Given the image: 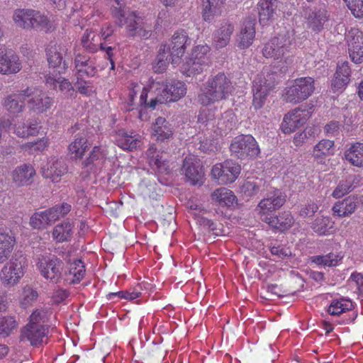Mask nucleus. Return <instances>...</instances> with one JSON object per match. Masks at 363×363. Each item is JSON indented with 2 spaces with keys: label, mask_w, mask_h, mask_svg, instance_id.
Here are the masks:
<instances>
[{
  "label": "nucleus",
  "mask_w": 363,
  "mask_h": 363,
  "mask_svg": "<svg viewBox=\"0 0 363 363\" xmlns=\"http://www.w3.org/2000/svg\"><path fill=\"white\" fill-rule=\"evenodd\" d=\"M111 13L119 26L125 25L127 35L148 39L152 35L151 26L135 11H130L125 0H110Z\"/></svg>",
  "instance_id": "1"
},
{
  "label": "nucleus",
  "mask_w": 363,
  "mask_h": 363,
  "mask_svg": "<svg viewBox=\"0 0 363 363\" xmlns=\"http://www.w3.org/2000/svg\"><path fill=\"white\" fill-rule=\"evenodd\" d=\"M230 79L222 72L211 76L203 84L197 96V101L202 106H208L225 100L233 91Z\"/></svg>",
  "instance_id": "2"
},
{
  "label": "nucleus",
  "mask_w": 363,
  "mask_h": 363,
  "mask_svg": "<svg viewBox=\"0 0 363 363\" xmlns=\"http://www.w3.org/2000/svg\"><path fill=\"white\" fill-rule=\"evenodd\" d=\"M277 72L258 74L253 81V106L255 109L261 108L269 93L277 84Z\"/></svg>",
  "instance_id": "3"
},
{
  "label": "nucleus",
  "mask_w": 363,
  "mask_h": 363,
  "mask_svg": "<svg viewBox=\"0 0 363 363\" xmlns=\"http://www.w3.org/2000/svg\"><path fill=\"white\" fill-rule=\"evenodd\" d=\"M231 155L241 160H253L260 154L257 140L251 135L235 137L230 146Z\"/></svg>",
  "instance_id": "4"
},
{
  "label": "nucleus",
  "mask_w": 363,
  "mask_h": 363,
  "mask_svg": "<svg viewBox=\"0 0 363 363\" xmlns=\"http://www.w3.org/2000/svg\"><path fill=\"white\" fill-rule=\"evenodd\" d=\"M294 35L286 30L270 39L262 48V55L266 58L278 60L292 49Z\"/></svg>",
  "instance_id": "5"
},
{
  "label": "nucleus",
  "mask_w": 363,
  "mask_h": 363,
  "mask_svg": "<svg viewBox=\"0 0 363 363\" xmlns=\"http://www.w3.org/2000/svg\"><path fill=\"white\" fill-rule=\"evenodd\" d=\"M315 90V80L310 77L296 79L292 85L286 88L284 100L291 104H298L312 95Z\"/></svg>",
  "instance_id": "6"
},
{
  "label": "nucleus",
  "mask_w": 363,
  "mask_h": 363,
  "mask_svg": "<svg viewBox=\"0 0 363 363\" xmlns=\"http://www.w3.org/2000/svg\"><path fill=\"white\" fill-rule=\"evenodd\" d=\"M41 275L50 282L57 284L62 279L64 262L55 255H41L37 264Z\"/></svg>",
  "instance_id": "7"
},
{
  "label": "nucleus",
  "mask_w": 363,
  "mask_h": 363,
  "mask_svg": "<svg viewBox=\"0 0 363 363\" xmlns=\"http://www.w3.org/2000/svg\"><path fill=\"white\" fill-rule=\"evenodd\" d=\"M286 195L280 189L269 191L259 202L255 211L258 216L268 215L279 209L286 202Z\"/></svg>",
  "instance_id": "8"
},
{
  "label": "nucleus",
  "mask_w": 363,
  "mask_h": 363,
  "mask_svg": "<svg viewBox=\"0 0 363 363\" xmlns=\"http://www.w3.org/2000/svg\"><path fill=\"white\" fill-rule=\"evenodd\" d=\"M24 258L11 259L1 269L0 281L6 287H11L18 283L23 276Z\"/></svg>",
  "instance_id": "9"
},
{
  "label": "nucleus",
  "mask_w": 363,
  "mask_h": 363,
  "mask_svg": "<svg viewBox=\"0 0 363 363\" xmlns=\"http://www.w3.org/2000/svg\"><path fill=\"white\" fill-rule=\"evenodd\" d=\"M66 48L64 46L52 43L46 49L47 60L49 67L53 69L54 72H57L60 75L64 73L68 68V63L63 60V56L66 53Z\"/></svg>",
  "instance_id": "10"
},
{
  "label": "nucleus",
  "mask_w": 363,
  "mask_h": 363,
  "mask_svg": "<svg viewBox=\"0 0 363 363\" xmlns=\"http://www.w3.org/2000/svg\"><path fill=\"white\" fill-rule=\"evenodd\" d=\"M182 172L185 175L186 181L192 185L202 184L204 171L199 160L194 157H186L183 161Z\"/></svg>",
  "instance_id": "11"
},
{
  "label": "nucleus",
  "mask_w": 363,
  "mask_h": 363,
  "mask_svg": "<svg viewBox=\"0 0 363 363\" xmlns=\"http://www.w3.org/2000/svg\"><path fill=\"white\" fill-rule=\"evenodd\" d=\"M68 172V167L62 157H52L42 167L41 174L43 178L52 182H58L61 177Z\"/></svg>",
  "instance_id": "12"
},
{
  "label": "nucleus",
  "mask_w": 363,
  "mask_h": 363,
  "mask_svg": "<svg viewBox=\"0 0 363 363\" xmlns=\"http://www.w3.org/2000/svg\"><path fill=\"white\" fill-rule=\"evenodd\" d=\"M259 219L267 223L272 230L281 233L289 230L294 223V217L289 211H282L278 215L272 213L260 215Z\"/></svg>",
  "instance_id": "13"
},
{
  "label": "nucleus",
  "mask_w": 363,
  "mask_h": 363,
  "mask_svg": "<svg viewBox=\"0 0 363 363\" xmlns=\"http://www.w3.org/2000/svg\"><path fill=\"white\" fill-rule=\"evenodd\" d=\"M349 53L354 63L363 61V32L358 28H351L347 35Z\"/></svg>",
  "instance_id": "14"
},
{
  "label": "nucleus",
  "mask_w": 363,
  "mask_h": 363,
  "mask_svg": "<svg viewBox=\"0 0 363 363\" xmlns=\"http://www.w3.org/2000/svg\"><path fill=\"white\" fill-rule=\"evenodd\" d=\"M308 112L300 108H295L291 113H288L284 118L281 128L286 134L294 132L296 128L303 126L307 121Z\"/></svg>",
  "instance_id": "15"
},
{
  "label": "nucleus",
  "mask_w": 363,
  "mask_h": 363,
  "mask_svg": "<svg viewBox=\"0 0 363 363\" xmlns=\"http://www.w3.org/2000/svg\"><path fill=\"white\" fill-rule=\"evenodd\" d=\"M31 95L32 89L27 88L6 96L3 102V106L10 113L18 114L23 111L24 102Z\"/></svg>",
  "instance_id": "16"
},
{
  "label": "nucleus",
  "mask_w": 363,
  "mask_h": 363,
  "mask_svg": "<svg viewBox=\"0 0 363 363\" xmlns=\"http://www.w3.org/2000/svg\"><path fill=\"white\" fill-rule=\"evenodd\" d=\"M15 244L16 239L11 230L0 228V264L9 259Z\"/></svg>",
  "instance_id": "17"
},
{
  "label": "nucleus",
  "mask_w": 363,
  "mask_h": 363,
  "mask_svg": "<svg viewBox=\"0 0 363 363\" xmlns=\"http://www.w3.org/2000/svg\"><path fill=\"white\" fill-rule=\"evenodd\" d=\"M48 333V328L44 325H27L22 331L21 339H27L32 345H37L43 342V338Z\"/></svg>",
  "instance_id": "18"
},
{
  "label": "nucleus",
  "mask_w": 363,
  "mask_h": 363,
  "mask_svg": "<svg viewBox=\"0 0 363 363\" xmlns=\"http://www.w3.org/2000/svg\"><path fill=\"white\" fill-rule=\"evenodd\" d=\"M21 69L16 55L8 56L4 45L0 44V73L9 74L17 73Z\"/></svg>",
  "instance_id": "19"
},
{
  "label": "nucleus",
  "mask_w": 363,
  "mask_h": 363,
  "mask_svg": "<svg viewBox=\"0 0 363 363\" xmlns=\"http://www.w3.org/2000/svg\"><path fill=\"white\" fill-rule=\"evenodd\" d=\"M35 170L30 164H23L12 172L13 182L17 186H28L33 183Z\"/></svg>",
  "instance_id": "20"
},
{
  "label": "nucleus",
  "mask_w": 363,
  "mask_h": 363,
  "mask_svg": "<svg viewBox=\"0 0 363 363\" xmlns=\"http://www.w3.org/2000/svg\"><path fill=\"white\" fill-rule=\"evenodd\" d=\"M150 90L157 95V101L160 104H167L172 101V98L169 96V82L160 78L150 79Z\"/></svg>",
  "instance_id": "21"
},
{
  "label": "nucleus",
  "mask_w": 363,
  "mask_h": 363,
  "mask_svg": "<svg viewBox=\"0 0 363 363\" xmlns=\"http://www.w3.org/2000/svg\"><path fill=\"white\" fill-rule=\"evenodd\" d=\"M116 145L123 150L133 151L140 147L141 141L139 135L128 134L125 130H119L116 136Z\"/></svg>",
  "instance_id": "22"
},
{
  "label": "nucleus",
  "mask_w": 363,
  "mask_h": 363,
  "mask_svg": "<svg viewBox=\"0 0 363 363\" xmlns=\"http://www.w3.org/2000/svg\"><path fill=\"white\" fill-rule=\"evenodd\" d=\"M255 26L254 18H247L244 21L239 37L238 47L240 49H246L252 44L255 36Z\"/></svg>",
  "instance_id": "23"
},
{
  "label": "nucleus",
  "mask_w": 363,
  "mask_h": 363,
  "mask_svg": "<svg viewBox=\"0 0 363 363\" xmlns=\"http://www.w3.org/2000/svg\"><path fill=\"white\" fill-rule=\"evenodd\" d=\"M278 0H261L257 4L259 21L262 25H267L274 20L277 8Z\"/></svg>",
  "instance_id": "24"
},
{
  "label": "nucleus",
  "mask_w": 363,
  "mask_h": 363,
  "mask_svg": "<svg viewBox=\"0 0 363 363\" xmlns=\"http://www.w3.org/2000/svg\"><path fill=\"white\" fill-rule=\"evenodd\" d=\"M28 101V106L30 111L36 113H43L49 109L54 103V99L44 94L32 95Z\"/></svg>",
  "instance_id": "25"
},
{
  "label": "nucleus",
  "mask_w": 363,
  "mask_h": 363,
  "mask_svg": "<svg viewBox=\"0 0 363 363\" xmlns=\"http://www.w3.org/2000/svg\"><path fill=\"white\" fill-rule=\"evenodd\" d=\"M357 203V197L354 196H349L334 204L332 209L333 215L338 217L348 216L355 211Z\"/></svg>",
  "instance_id": "26"
},
{
  "label": "nucleus",
  "mask_w": 363,
  "mask_h": 363,
  "mask_svg": "<svg viewBox=\"0 0 363 363\" xmlns=\"http://www.w3.org/2000/svg\"><path fill=\"white\" fill-rule=\"evenodd\" d=\"M233 31V24L228 21H223L214 33L213 40L216 48H222L225 47L230 42V36Z\"/></svg>",
  "instance_id": "27"
},
{
  "label": "nucleus",
  "mask_w": 363,
  "mask_h": 363,
  "mask_svg": "<svg viewBox=\"0 0 363 363\" xmlns=\"http://www.w3.org/2000/svg\"><path fill=\"white\" fill-rule=\"evenodd\" d=\"M89 147L86 134L82 131L75 135L74 140L69 145L68 150L71 155H74V158H82Z\"/></svg>",
  "instance_id": "28"
},
{
  "label": "nucleus",
  "mask_w": 363,
  "mask_h": 363,
  "mask_svg": "<svg viewBox=\"0 0 363 363\" xmlns=\"http://www.w3.org/2000/svg\"><path fill=\"white\" fill-rule=\"evenodd\" d=\"M188 41H190L186 33L182 32H176L171 40L167 44L170 47V48L174 52V56L179 57V59L183 56L185 52V50L186 48V45L188 44Z\"/></svg>",
  "instance_id": "29"
},
{
  "label": "nucleus",
  "mask_w": 363,
  "mask_h": 363,
  "mask_svg": "<svg viewBox=\"0 0 363 363\" xmlns=\"http://www.w3.org/2000/svg\"><path fill=\"white\" fill-rule=\"evenodd\" d=\"M152 130L157 140L164 141L169 139L173 135L172 125L162 117L156 118L152 125Z\"/></svg>",
  "instance_id": "30"
},
{
  "label": "nucleus",
  "mask_w": 363,
  "mask_h": 363,
  "mask_svg": "<svg viewBox=\"0 0 363 363\" xmlns=\"http://www.w3.org/2000/svg\"><path fill=\"white\" fill-rule=\"evenodd\" d=\"M345 158L352 165L363 167V144L357 143L345 152Z\"/></svg>",
  "instance_id": "31"
},
{
  "label": "nucleus",
  "mask_w": 363,
  "mask_h": 363,
  "mask_svg": "<svg viewBox=\"0 0 363 363\" xmlns=\"http://www.w3.org/2000/svg\"><path fill=\"white\" fill-rule=\"evenodd\" d=\"M222 184L233 183L239 176L241 170L240 165L233 160H225L223 162Z\"/></svg>",
  "instance_id": "32"
},
{
  "label": "nucleus",
  "mask_w": 363,
  "mask_h": 363,
  "mask_svg": "<svg viewBox=\"0 0 363 363\" xmlns=\"http://www.w3.org/2000/svg\"><path fill=\"white\" fill-rule=\"evenodd\" d=\"M211 199L221 206L230 207L235 203L236 196L232 191L225 188H219L211 194Z\"/></svg>",
  "instance_id": "33"
},
{
  "label": "nucleus",
  "mask_w": 363,
  "mask_h": 363,
  "mask_svg": "<svg viewBox=\"0 0 363 363\" xmlns=\"http://www.w3.org/2000/svg\"><path fill=\"white\" fill-rule=\"evenodd\" d=\"M307 19L309 27L315 32H320L328 20L326 11L323 9L314 10L309 12Z\"/></svg>",
  "instance_id": "34"
},
{
  "label": "nucleus",
  "mask_w": 363,
  "mask_h": 363,
  "mask_svg": "<svg viewBox=\"0 0 363 363\" xmlns=\"http://www.w3.org/2000/svg\"><path fill=\"white\" fill-rule=\"evenodd\" d=\"M52 81V84L56 86L58 84L60 91L67 98H75L77 96V91H75L74 86L71 84V82L61 77L55 78L50 77L47 79L48 82Z\"/></svg>",
  "instance_id": "35"
},
{
  "label": "nucleus",
  "mask_w": 363,
  "mask_h": 363,
  "mask_svg": "<svg viewBox=\"0 0 363 363\" xmlns=\"http://www.w3.org/2000/svg\"><path fill=\"white\" fill-rule=\"evenodd\" d=\"M72 224L69 221L57 225L52 232L54 239L60 242L68 240L72 236Z\"/></svg>",
  "instance_id": "36"
},
{
  "label": "nucleus",
  "mask_w": 363,
  "mask_h": 363,
  "mask_svg": "<svg viewBox=\"0 0 363 363\" xmlns=\"http://www.w3.org/2000/svg\"><path fill=\"white\" fill-rule=\"evenodd\" d=\"M30 29L48 32L52 28V24L48 18L42 15L39 11L33 10L32 14V22L30 23Z\"/></svg>",
  "instance_id": "37"
},
{
  "label": "nucleus",
  "mask_w": 363,
  "mask_h": 363,
  "mask_svg": "<svg viewBox=\"0 0 363 363\" xmlns=\"http://www.w3.org/2000/svg\"><path fill=\"white\" fill-rule=\"evenodd\" d=\"M353 308L354 306L351 300L342 298L340 300L333 301L330 303L328 312L332 315H340Z\"/></svg>",
  "instance_id": "38"
},
{
  "label": "nucleus",
  "mask_w": 363,
  "mask_h": 363,
  "mask_svg": "<svg viewBox=\"0 0 363 363\" xmlns=\"http://www.w3.org/2000/svg\"><path fill=\"white\" fill-rule=\"evenodd\" d=\"M33 13V10L18 9L15 11L13 19L18 27L30 29Z\"/></svg>",
  "instance_id": "39"
},
{
  "label": "nucleus",
  "mask_w": 363,
  "mask_h": 363,
  "mask_svg": "<svg viewBox=\"0 0 363 363\" xmlns=\"http://www.w3.org/2000/svg\"><path fill=\"white\" fill-rule=\"evenodd\" d=\"M208 65L190 57L183 65V72L188 77L201 73Z\"/></svg>",
  "instance_id": "40"
},
{
  "label": "nucleus",
  "mask_w": 363,
  "mask_h": 363,
  "mask_svg": "<svg viewBox=\"0 0 363 363\" xmlns=\"http://www.w3.org/2000/svg\"><path fill=\"white\" fill-rule=\"evenodd\" d=\"M71 210V205L62 203L60 205H55L45 211L50 222L52 223L61 217H64Z\"/></svg>",
  "instance_id": "41"
},
{
  "label": "nucleus",
  "mask_w": 363,
  "mask_h": 363,
  "mask_svg": "<svg viewBox=\"0 0 363 363\" xmlns=\"http://www.w3.org/2000/svg\"><path fill=\"white\" fill-rule=\"evenodd\" d=\"M315 233L322 235L329 233L333 228V223L328 217L317 218L311 225Z\"/></svg>",
  "instance_id": "42"
},
{
  "label": "nucleus",
  "mask_w": 363,
  "mask_h": 363,
  "mask_svg": "<svg viewBox=\"0 0 363 363\" xmlns=\"http://www.w3.org/2000/svg\"><path fill=\"white\" fill-rule=\"evenodd\" d=\"M103 158L104 154L101 151V148L98 146H95L90 152L89 157L83 161V167L86 168V172H89L97 164V162L101 160H103Z\"/></svg>",
  "instance_id": "43"
},
{
  "label": "nucleus",
  "mask_w": 363,
  "mask_h": 363,
  "mask_svg": "<svg viewBox=\"0 0 363 363\" xmlns=\"http://www.w3.org/2000/svg\"><path fill=\"white\" fill-rule=\"evenodd\" d=\"M266 184L262 179L247 181L242 186V190L249 196L256 195L265 189Z\"/></svg>",
  "instance_id": "44"
},
{
  "label": "nucleus",
  "mask_w": 363,
  "mask_h": 363,
  "mask_svg": "<svg viewBox=\"0 0 363 363\" xmlns=\"http://www.w3.org/2000/svg\"><path fill=\"white\" fill-rule=\"evenodd\" d=\"M14 133L21 138L35 135L38 133V125L36 124L27 125L25 123H20L16 125Z\"/></svg>",
  "instance_id": "45"
},
{
  "label": "nucleus",
  "mask_w": 363,
  "mask_h": 363,
  "mask_svg": "<svg viewBox=\"0 0 363 363\" xmlns=\"http://www.w3.org/2000/svg\"><path fill=\"white\" fill-rule=\"evenodd\" d=\"M220 4V0H207L203 9V16L205 21H210L212 17L218 13Z\"/></svg>",
  "instance_id": "46"
},
{
  "label": "nucleus",
  "mask_w": 363,
  "mask_h": 363,
  "mask_svg": "<svg viewBox=\"0 0 363 363\" xmlns=\"http://www.w3.org/2000/svg\"><path fill=\"white\" fill-rule=\"evenodd\" d=\"M50 223L45 211L36 212L30 218V225L35 229L45 228Z\"/></svg>",
  "instance_id": "47"
},
{
  "label": "nucleus",
  "mask_w": 363,
  "mask_h": 363,
  "mask_svg": "<svg viewBox=\"0 0 363 363\" xmlns=\"http://www.w3.org/2000/svg\"><path fill=\"white\" fill-rule=\"evenodd\" d=\"M169 96L172 98V101H176L186 94L185 84L181 82H169Z\"/></svg>",
  "instance_id": "48"
},
{
  "label": "nucleus",
  "mask_w": 363,
  "mask_h": 363,
  "mask_svg": "<svg viewBox=\"0 0 363 363\" xmlns=\"http://www.w3.org/2000/svg\"><path fill=\"white\" fill-rule=\"evenodd\" d=\"M210 52V48L206 45H200L193 50L191 57L193 59L201 61L203 63L208 65L210 63L208 53Z\"/></svg>",
  "instance_id": "49"
},
{
  "label": "nucleus",
  "mask_w": 363,
  "mask_h": 363,
  "mask_svg": "<svg viewBox=\"0 0 363 363\" xmlns=\"http://www.w3.org/2000/svg\"><path fill=\"white\" fill-rule=\"evenodd\" d=\"M333 145L334 142L332 140H320L313 148V157L318 159L321 157L323 155L329 154V151Z\"/></svg>",
  "instance_id": "50"
},
{
  "label": "nucleus",
  "mask_w": 363,
  "mask_h": 363,
  "mask_svg": "<svg viewBox=\"0 0 363 363\" xmlns=\"http://www.w3.org/2000/svg\"><path fill=\"white\" fill-rule=\"evenodd\" d=\"M152 169L158 174H168L170 172L168 162L160 156L158 158H153L149 161Z\"/></svg>",
  "instance_id": "51"
},
{
  "label": "nucleus",
  "mask_w": 363,
  "mask_h": 363,
  "mask_svg": "<svg viewBox=\"0 0 363 363\" xmlns=\"http://www.w3.org/2000/svg\"><path fill=\"white\" fill-rule=\"evenodd\" d=\"M73 264L74 267L72 266L69 272V274H73L74 277L71 283H79L85 274V267L81 259H76Z\"/></svg>",
  "instance_id": "52"
},
{
  "label": "nucleus",
  "mask_w": 363,
  "mask_h": 363,
  "mask_svg": "<svg viewBox=\"0 0 363 363\" xmlns=\"http://www.w3.org/2000/svg\"><path fill=\"white\" fill-rule=\"evenodd\" d=\"M16 325V320L13 317L0 318V336L4 337L8 336Z\"/></svg>",
  "instance_id": "53"
},
{
  "label": "nucleus",
  "mask_w": 363,
  "mask_h": 363,
  "mask_svg": "<svg viewBox=\"0 0 363 363\" xmlns=\"http://www.w3.org/2000/svg\"><path fill=\"white\" fill-rule=\"evenodd\" d=\"M77 83L80 84L82 82H84L85 77H94L96 73V69L94 65H87L86 67H82L79 68H77Z\"/></svg>",
  "instance_id": "54"
},
{
  "label": "nucleus",
  "mask_w": 363,
  "mask_h": 363,
  "mask_svg": "<svg viewBox=\"0 0 363 363\" xmlns=\"http://www.w3.org/2000/svg\"><path fill=\"white\" fill-rule=\"evenodd\" d=\"M313 261L318 264L324 266H336L338 263L337 256L333 254H328L323 256H315L313 257Z\"/></svg>",
  "instance_id": "55"
},
{
  "label": "nucleus",
  "mask_w": 363,
  "mask_h": 363,
  "mask_svg": "<svg viewBox=\"0 0 363 363\" xmlns=\"http://www.w3.org/2000/svg\"><path fill=\"white\" fill-rule=\"evenodd\" d=\"M356 18L363 16V0H343Z\"/></svg>",
  "instance_id": "56"
},
{
  "label": "nucleus",
  "mask_w": 363,
  "mask_h": 363,
  "mask_svg": "<svg viewBox=\"0 0 363 363\" xmlns=\"http://www.w3.org/2000/svg\"><path fill=\"white\" fill-rule=\"evenodd\" d=\"M170 48V47L166 43L162 44L158 50L157 55H162L163 58H167L172 64H177L179 62L180 59L179 57L174 56V52Z\"/></svg>",
  "instance_id": "57"
},
{
  "label": "nucleus",
  "mask_w": 363,
  "mask_h": 363,
  "mask_svg": "<svg viewBox=\"0 0 363 363\" xmlns=\"http://www.w3.org/2000/svg\"><path fill=\"white\" fill-rule=\"evenodd\" d=\"M38 292L29 286H26L23 289V298L21 301L22 307H28L33 301L38 298Z\"/></svg>",
  "instance_id": "58"
},
{
  "label": "nucleus",
  "mask_w": 363,
  "mask_h": 363,
  "mask_svg": "<svg viewBox=\"0 0 363 363\" xmlns=\"http://www.w3.org/2000/svg\"><path fill=\"white\" fill-rule=\"evenodd\" d=\"M74 85L77 91L82 95L90 96L95 92L94 87L90 81L85 80L80 84L76 82Z\"/></svg>",
  "instance_id": "59"
},
{
  "label": "nucleus",
  "mask_w": 363,
  "mask_h": 363,
  "mask_svg": "<svg viewBox=\"0 0 363 363\" xmlns=\"http://www.w3.org/2000/svg\"><path fill=\"white\" fill-rule=\"evenodd\" d=\"M350 82L349 77H343L340 74L335 75V78L332 82V88L335 91L344 89Z\"/></svg>",
  "instance_id": "60"
},
{
  "label": "nucleus",
  "mask_w": 363,
  "mask_h": 363,
  "mask_svg": "<svg viewBox=\"0 0 363 363\" xmlns=\"http://www.w3.org/2000/svg\"><path fill=\"white\" fill-rule=\"evenodd\" d=\"M170 63L167 58H163L162 55H157L155 62L152 65V69L155 73H163L166 71L167 66Z\"/></svg>",
  "instance_id": "61"
},
{
  "label": "nucleus",
  "mask_w": 363,
  "mask_h": 363,
  "mask_svg": "<svg viewBox=\"0 0 363 363\" xmlns=\"http://www.w3.org/2000/svg\"><path fill=\"white\" fill-rule=\"evenodd\" d=\"M318 210V206L313 201L308 202L306 205L301 208L299 215L303 218L311 217Z\"/></svg>",
  "instance_id": "62"
},
{
  "label": "nucleus",
  "mask_w": 363,
  "mask_h": 363,
  "mask_svg": "<svg viewBox=\"0 0 363 363\" xmlns=\"http://www.w3.org/2000/svg\"><path fill=\"white\" fill-rule=\"evenodd\" d=\"M351 185L347 182H340L337 186L333 192V196L338 199L340 198L350 191Z\"/></svg>",
  "instance_id": "63"
},
{
  "label": "nucleus",
  "mask_w": 363,
  "mask_h": 363,
  "mask_svg": "<svg viewBox=\"0 0 363 363\" xmlns=\"http://www.w3.org/2000/svg\"><path fill=\"white\" fill-rule=\"evenodd\" d=\"M198 221L201 225L208 228L213 234L218 235L220 229L218 228L217 223L203 216L199 217Z\"/></svg>",
  "instance_id": "64"
}]
</instances>
